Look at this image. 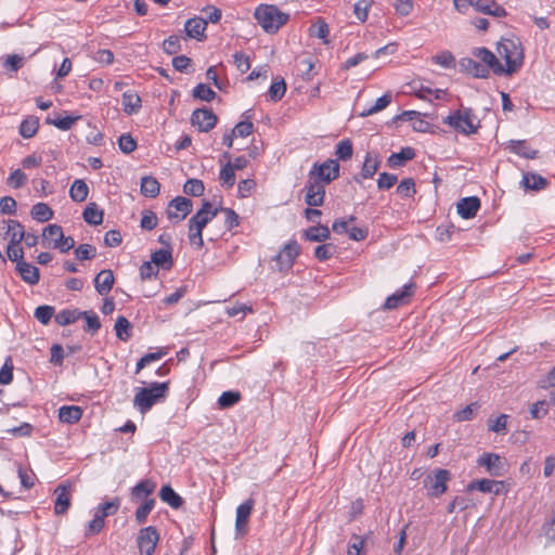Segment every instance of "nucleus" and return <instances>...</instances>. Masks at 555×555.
Returning <instances> with one entry per match:
<instances>
[{"instance_id": "nucleus-1", "label": "nucleus", "mask_w": 555, "mask_h": 555, "mask_svg": "<svg viewBox=\"0 0 555 555\" xmlns=\"http://www.w3.org/2000/svg\"><path fill=\"white\" fill-rule=\"evenodd\" d=\"M500 59L504 60L503 74L517 73L524 64V49L518 39L502 38L496 46Z\"/></svg>"}, {"instance_id": "nucleus-2", "label": "nucleus", "mask_w": 555, "mask_h": 555, "mask_svg": "<svg viewBox=\"0 0 555 555\" xmlns=\"http://www.w3.org/2000/svg\"><path fill=\"white\" fill-rule=\"evenodd\" d=\"M168 383H151L149 387L138 388L133 398V406L142 414H145L152 406L166 399Z\"/></svg>"}, {"instance_id": "nucleus-3", "label": "nucleus", "mask_w": 555, "mask_h": 555, "mask_svg": "<svg viewBox=\"0 0 555 555\" xmlns=\"http://www.w3.org/2000/svg\"><path fill=\"white\" fill-rule=\"evenodd\" d=\"M442 122L455 132L464 135L476 133L480 127L479 119L473 113L472 108L468 107H461L450 112L449 115L442 119Z\"/></svg>"}, {"instance_id": "nucleus-4", "label": "nucleus", "mask_w": 555, "mask_h": 555, "mask_svg": "<svg viewBox=\"0 0 555 555\" xmlns=\"http://www.w3.org/2000/svg\"><path fill=\"white\" fill-rule=\"evenodd\" d=\"M218 209L214 208L209 202H205L203 207L189 220V240L192 245L202 248L203 229L217 216Z\"/></svg>"}, {"instance_id": "nucleus-5", "label": "nucleus", "mask_w": 555, "mask_h": 555, "mask_svg": "<svg viewBox=\"0 0 555 555\" xmlns=\"http://www.w3.org/2000/svg\"><path fill=\"white\" fill-rule=\"evenodd\" d=\"M261 28L268 34L276 33L288 21V14L273 4H260L254 13Z\"/></svg>"}, {"instance_id": "nucleus-6", "label": "nucleus", "mask_w": 555, "mask_h": 555, "mask_svg": "<svg viewBox=\"0 0 555 555\" xmlns=\"http://www.w3.org/2000/svg\"><path fill=\"white\" fill-rule=\"evenodd\" d=\"M451 478L449 470L439 468L426 476L424 487L429 496L438 498L448 490V481Z\"/></svg>"}, {"instance_id": "nucleus-7", "label": "nucleus", "mask_w": 555, "mask_h": 555, "mask_svg": "<svg viewBox=\"0 0 555 555\" xmlns=\"http://www.w3.org/2000/svg\"><path fill=\"white\" fill-rule=\"evenodd\" d=\"M339 176V164L335 159H327L321 164H314L309 177L324 184L330 183Z\"/></svg>"}, {"instance_id": "nucleus-8", "label": "nucleus", "mask_w": 555, "mask_h": 555, "mask_svg": "<svg viewBox=\"0 0 555 555\" xmlns=\"http://www.w3.org/2000/svg\"><path fill=\"white\" fill-rule=\"evenodd\" d=\"M299 253L300 246L296 241H289L286 243L280 253L274 257L278 270L281 272L289 271Z\"/></svg>"}, {"instance_id": "nucleus-9", "label": "nucleus", "mask_w": 555, "mask_h": 555, "mask_svg": "<svg viewBox=\"0 0 555 555\" xmlns=\"http://www.w3.org/2000/svg\"><path fill=\"white\" fill-rule=\"evenodd\" d=\"M159 541V533L153 526L142 528L137 538V544L140 555H153L157 543Z\"/></svg>"}, {"instance_id": "nucleus-10", "label": "nucleus", "mask_w": 555, "mask_h": 555, "mask_svg": "<svg viewBox=\"0 0 555 555\" xmlns=\"http://www.w3.org/2000/svg\"><path fill=\"white\" fill-rule=\"evenodd\" d=\"M192 207L191 199L178 196L170 201L167 207V217L173 222H180L192 211Z\"/></svg>"}, {"instance_id": "nucleus-11", "label": "nucleus", "mask_w": 555, "mask_h": 555, "mask_svg": "<svg viewBox=\"0 0 555 555\" xmlns=\"http://www.w3.org/2000/svg\"><path fill=\"white\" fill-rule=\"evenodd\" d=\"M254 508V500L248 499L245 502H243L241 505L236 508V516H235V538H242L244 537L248 531V521L251 514V511Z\"/></svg>"}, {"instance_id": "nucleus-12", "label": "nucleus", "mask_w": 555, "mask_h": 555, "mask_svg": "<svg viewBox=\"0 0 555 555\" xmlns=\"http://www.w3.org/2000/svg\"><path fill=\"white\" fill-rule=\"evenodd\" d=\"M477 463L492 476L500 477L505 473L506 463L499 454L483 453Z\"/></svg>"}, {"instance_id": "nucleus-13", "label": "nucleus", "mask_w": 555, "mask_h": 555, "mask_svg": "<svg viewBox=\"0 0 555 555\" xmlns=\"http://www.w3.org/2000/svg\"><path fill=\"white\" fill-rule=\"evenodd\" d=\"M325 184L322 182H319L314 179H311L308 176V182L306 185V203L311 207H318L323 204L324 196H325Z\"/></svg>"}, {"instance_id": "nucleus-14", "label": "nucleus", "mask_w": 555, "mask_h": 555, "mask_svg": "<svg viewBox=\"0 0 555 555\" xmlns=\"http://www.w3.org/2000/svg\"><path fill=\"white\" fill-rule=\"evenodd\" d=\"M191 121L199 131L207 132L216 126L217 116L211 109H195L192 114Z\"/></svg>"}, {"instance_id": "nucleus-15", "label": "nucleus", "mask_w": 555, "mask_h": 555, "mask_svg": "<svg viewBox=\"0 0 555 555\" xmlns=\"http://www.w3.org/2000/svg\"><path fill=\"white\" fill-rule=\"evenodd\" d=\"M55 502H54V513L56 515L65 514L72 500L70 486L69 485H60L54 490Z\"/></svg>"}, {"instance_id": "nucleus-16", "label": "nucleus", "mask_w": 555, "mask_h": 555, "mask_svg": "<svg viewBox=\"0 0 555 555\" xmlns=\"http://www.w3.org/2000/svg\"><path fill=\"white\" fill-rule=\"evenodd\" d=\"M474 56L482 62L488 69H492L498 75H503V65L499 62L496 56L486 48H476L473 51Z\"/></svg>"}, {"instance_id": "nucleus-17", "label": "nucleus", "mask_w": 555, "mask_h": 555, "mask_svg": "<svg viewBox=\"0 0 555 555\" xmlns=\"http://www.w3.org/2000/svg\"><path fill=\"white\" fill-rule=\"evenodd\" d=\"M412 288L413 284H405L392 295L388 296L384 304L385 309H396L408 302L409 298L412 296Z\"/></svg>"}, {"instance_id": "nucleus-18", "label": "nucleus", "mask_w": 555, "mask_h": 555, "mask_svg": "<svg viewBox=\"0 0 555 555\" xmlns=\"http://www.w3.org/2000/svg\"><path fill=\"white\" fill-rule=\"evenodd\" d=\"M472 8H474L477 12L495 17H503L506 15L505 9L498 4L494 0H472Z\"/></svg>"}, {"instance_id": "nucleus-19", "label": "nucleus", "mask_w": 555, "mask_h": 555, "mask_svg": "<svg viewBox=\"0 0 555 555\" xmlns=\"http://www.w3.org/2000/svg\"><path fill=\"white\" fill-rule=\"evenodd\" d=\"M115 276L112 270L104 269L94 278V287L101 296H106L113 288Z\"/></svg>"}, {"instance_id": "nucleus-20", "label": "nucleus", "mask_w": 555, "mask_h": 555, "mask_svg": "<svg viewBox=\"0 0 555 555\" xmlns=\"http://www.w3.org/2000/svg\"><path fill=\"white\" fill-rule=\"evenodd\" d=\"M480 208V201L476 196L462 198L457 205V214L464 219H470L476 216Z\"/></svg>"}, {"instance_id": "nucleus-21", "label": "nucleus", "mask_w": 555, "mask_h": 555, "mask_svg": "<svg viewBox=\"0 0 555 555\" xmlns=\"http://www.w3.org/2000/svg\"><path fill=\"white\" fill-rule=\"evenodd\" d=\"M63 238V229L59 224H49L42 231V245L47 248H54Z\"/></svg>"}, {"instance_id": "nucleus-22", "label": "nucleus", "mask_w": 555, "mask_h": 555, "mask_svg": "<svg viewBox=\"0 0 555 555\" xmlns=\"http://www.w3.org/2000/svg\"><path fill=\"white\" fill-rule=\"evenodd\" d=\"M207 21L202 17H193L186 21L184 29L189 37L202 40L205 38Z\"/></svg>"}, {"instance_id": "nucleus-23", "label": "nucleus", "mask_w": 555, "mask_h": 555, "mask_svg": "<svg viewBox=\"0 0 555 555\" xmlns=\"http://www.w3.org/2000/svg\"><path fill=\"white\" fill-rule=\"evenodd\" d=\"M121 104L122 109L127 115H133L140 111L142 106V100L135 91L128 90L122 94Z\"/></svg>"}, {"instance_id": "nucleus-24", "label": "nucleus", "mask_w": 555, "mask_h": 555, "mask_svg": "<svg viewBox=\"0 0 555 555\" xmlns=\"http://www.w3.org/2000/svg\"><path fill=\"white\" fill-rule=\"evenodd\" d=\"M16 270L24 282L30 285H36L39 282L40 274L37 267L25 261H18Z\"/></svg>"}, {"instance_id": "nucleus-25", "label": "nucleus", "mask_w": 555, "mask_h": 555, "mask_svg": "<svg viewBox=\"0 0 555 555\" xmlns=\"http://www.w3.org/2000/svg\"><path fill=\"white\" fill-rule=\"evenodd\" d=\"M460 65L464 70L472 74L477 78H487L489 75V69L482 64H479L477 61L470 57H464L461 60Z\"/></svg>"}, {"instance_id": "nucleus-26", "label": "nucleus", "mask_w": 555, "mask_h": 555, "mask_svg": "<svg viewBox=\"0 0 555 555\" xmlns=\"http://www.w3.org/2000/svg\"><path fill=\"white\" fill-rule=\"evenodd\" d=\"M82 410L77 405H63L59 410V418L62 423L75 424L80 421Z\"/></svg>"}, {"instance_id": "nucleus-27", "label": "nucleus", "mask_w": 555, "mask_h": 555, "mask_svg": "<svg viewBox=\"0 0 555 555\" xmlns=\"http://www.w3.org/2000/svg\"><path fill=\"white\" fill-rule=\"evenodd\" d=\"M415 157V151L412 147H402L400 152L392 153L388 157V165L391 168L403 166L408 160Z\"/></svg>"}, {"instance_id": "nucleus-28", "label": "nucleus", "mask_w": 555, "mask_h": 555, "mask_svg": "<svg viewBox=\"0 0 555 555\" xmlns=\"http://www.w3.org/2000/svg\"><path fill=\"white\" fill-rule=\"evenodd\" d=\"M89 186L82 179H76L69 188V197L72 201L82 203L87 199Z\"/></svg>"}, {"instance_id": "nucleus-29", "label": "nucleus", "mask_w": 555, "mask_h": 555, "mask_svg": "<svg viewBox=\"0 0 555 555\" xmlns=\"http://www.w3.org/2000/svg\"><path fill=\"white\" fill-rule=\"evenodd\" d=\"M503 486V481H496L491 479H481L476 482H473L468 486L469 489H478L483 493H494L499 494L501 488Z\"/></svg>"}, {"instance_id": "nucleus-30", "label": "nucleus", "mask_w": 555, "mask_h": 555, "mask_svg": "<svg viewBox=\"0 0 555 555\" xmlns=\"http://www.w3.org/2000/svg\"><path fill=\"white\" fill-rule=\"evenodd\" d=\"M520 183L526 190L540 191L545 188L546 180L540 175L527 172Z\"/></svg>"}, {"instance_id": "nucleus-31", "label": "nucleus", "mask_w": 555, "mask_h": 555, "mask_svg": "<svg viewBox=\"0 0 555 555\" xmlns=\"http://www.w3.org/2000/svg\"><path fill=\"white\" fill-rule=\"evenodd\" d=\"M330 229L326 225L318 224L305 231V238L311 242H324L330 237Z\"/></svg>"}, {"instance_id": "nucleus-32", "label": "nucleus", "mask_w": 555, "mask_h": 555, "mask_svg": "<svg viewBox=\"0 0 555 555\" xmlns=\"http://www.w3.org/2000/svg\"><path fill=\"white\" fill-rule=\"evenodd\" d=\"M83 220L92 225H99L103 221V210L95 203H89L82 214Z\"/></svg>"}, {"instance_id": "nucleus-33", "label": "nucleus", "mask_w": 555, "mask_h": 555, "mask_svg": "<svg viewBox=\"0 0 555 555\" xmlns=\"http://www.w3.org/2000/svg\"><path fill=\"white\" fill-rule=\"evenodd\" d=\"M151 261L159 269H170L172 267V255L169 249L155 250L151 256Z\"/></svg>"}, {"instance_id": "nucleus-34", "label": "nucleus", "mask_w": 555, "mask_h": 555, "mask_svg": "<svg viewBox=\"0 0 555 555\" xmlns=\"http://www.w3.org/2000/svg\"><path fill=\"white\" fill-rule=\"evenodd\" d=\"M379 167V160L377 154L371 152L366 153L365 159L362 166L361 176L363 179L372 178Z\"/></svg>"}, {"instance_id": "nucleus-35", "label": "nucleus", "mask_w": 555, "mask_h": 555, "mask_svg": "<svg viewBox=\"0 0 555 555\" xmlns=\"http://www.w3.org/2000/svg\"><path fill=\"white\" fill-rule=\"evenodd\" d=\"M159 498L173 508H179L183 503L182 498L170 486L160 488Z\"/></svg>"}, {"instance_id": "nucleus-36", "label": "nucleus", "mask_w": 555, "mask_h": 555, "mask_svg": "<svg viewBox=\"0 0 555 555\" xmlns=\"http://www.w3.org/2000/svg\"><path fill=\"white\" fill-rule=\"evenodd\" d=\"M31 217L39 222H47L53 218V210L46 203H37L30 211Z\"/></svg>"}, {"instance_id": "nucleus-37", "label": "nucleus", "mask_w": 555, "mask_h": 555, "mask_svg": "<svg viewBox=\"0 0 555 555\" xmlns=\"http://www.w3.org/2000/svg\"><path fill=\"white\" fill-rule=\"evenodd\" d=\"M391 102V94L386 93L375 101V104L359 113L360 117H367L385 109Z\"/></svg>"}, {"instance_id": "nucleus-38", "label": "nucleus", "mask_w": 555, "mask_h": 555, "mask_svg": "<svg viewBox=\"0 0 555 555\" xmlns=\"http://www.w3.org/2000/svg\"><path fill=\"white\" fill-rule=\"evenodd\" d=\"M38 128L39 119L35 116H29L22 121L20 126V134L25 139L33 138L37 133Z\"/></svg>"}, {"instance_id": "nucleus-39", "label": "nucleus", "mask_w": 555, "mask_h": 555, "mask_svg": "<svg viewBox=\"0 0 555 555\" xmlns=\"http://www.w3.org/2000/svg\"><path fill=\"white\" fill-rule=\"evenodd\" d=\"M509 150L511 152L527 159L535 158L538 153L535 150L530 149L525 141H511Z\"/></svg>"}, {"instance_id": "nucleus-40", "label": "nucleus", "mask_w": 555, "mask_h": 555, "mask_svg": "<svg viewBox=\"0 0 555 555\" xmlns=\"http://www.w3.org/2000/svg\"><path fill=\"white\" fill-rule=\"evenodd\" d=\"M141 193L147 197H155L159 193V183L153 177H143L141 179Z\"/></svg>"}, {"instance_id": "nucleus-41", "label": "nucleus", "mask_w": 555, "mask_h": 555, "mask_svg": "<svg viewBox=\"0 0 555 555\" xmlns=\"http://www.w3.org/2000/svg\"><path fill=\"white\" fill-rule=\"evenodd\" d=\"M155 489V485L150 480H142L137 483L132 490L131 495L133 499L141 500L147 498Z\"/></svg>"}, {"instance_id": "nucleus-42", "label": "nucleus", "mask_w": 555, "mask_h": 555, "mask_svg": "<svg viewBox=\"0 0 555 555\" xmlns=\"http://www.w3.org/2000/svg\"><path fill=\"white\" fill-rule=\"evenodd\" d=\"M7 235L10 236V243L20 244L25 236V232L18 221L9 220Z\"/></svg>"}, {"instance_id": "nucleus-43", "label": "nucleus", "mask_w": 555, "mask_h": 555, "mask_svg": "<svg viewBox=\"0 0 555 555\" xmlns=\"http://www.w3.org/2000/svg\"><path fill=\"white\" fill-rule=\"evenodd\" d=\"M115 332L116 336L122 340L127 341L131 336V324L125 317H118L115 322Z\"/></svg>"}, {"instance_id": "nucleus-44", "label": "nucleus", "mask_w": 555, "mask_h": 555, "mask_svg": "<svg viewBox=\"0 0 555 555\" xmlns=\"http://www.w3.org/2000/svg\"><path fill=\"white\" fill-rule=\"evenodd\" d=\"M433 63L441 66L442 68H454L455 67V57L450 51H441L436 55L431 56Z\"/></svg>"}, {"instance_id": "nucleus-45", "label": "nucleus", "mask_w": 555, "mask_h": 555, "mask_svg": "<svg viewBox=\"0 0 555 555\" xmlns=\"http://www.w3.org/2000/svg\"><path fill=\"white\" fill-rule=\"evenodd\" d=\"M310 35L322 39L324 43H327V36L330 33L328 25L322 18H318L309 28Z\"/></svg>"}, {"instance_id": "nucleus-46", "label": "nucleus", "mask_w": 555, "mask_h": 555, "mask_svg": "<svg viewBox=\"0 0 555 555\" xmlns=\"http://www.w3.org/2000/svg\"><path fill=\"white\" fill-rule=\"evenodd\" d=\"M253 312V306L243 302H235L232 307H228L225 309V313L229 318L240 317V320H243L247 313Z\"/></svg>"}, {"instance_id": "nucleus-47", "label": "nucleus", "mask_w": 555, "mask_h": 555, "mask_svg": "<svg viewBox=\"0 0 555 555\" xmlns=\"http://www.w3.org/2000/svg\"><path fill=\"white\" fill-rule=\"evenodd\" d=\"M241 400V393L238 391H224L218 398V405L220 409H229L235 405Z\"/></svg>"}, {"instance_id": "nucleus-48", "label": "nucleus", "mask_w": 555, "mask_h": 555, "mask_svg": "<svg viewBox=\"0 0 555 555\" xmlns=\"http://www.w3.org/2000/svg\"><path fill=\"white\" fill-rule=\"evenodd\" d=\"M119 507H120V499L115 498L112 501L100 504L96 507L95 512L99 513L103 519H105V517L116 514L117 511L119 509Z\"/></svg>"}, {"instance_id": "nucleus-49", "label": "nucleus", "mask_w": 555, "mask_h": 555, "mask_svg": "<svg viewBox=\"0 0 555 555\" xmlns=\"http://www.w3.org/2000/svg\"><path fill=\"white\" fill-rule=\"evenodd\" d=\"M479 408H480V405L478 402H473V403L466 405L465 408L456 411L454 413L453 417L456 422L470 421Z\"/></svg>"}, {"instance_id": "nucleus-50", "label": "nucleus", "mask_w": 555, "mask_h": 555, "mask_svg": "<svg viewBox=\"0 0 555 555\" xmlns=\"http://www.w3.org/2000/svg\"><path fill=\"white\" fill-rule=\"evenodd\" d=\"M397 194L402 198L413 197L416 190L414 180L411 178L403 179L397 186Z\"/></svg>"}, {"instance_id": "nucleus-51", "label": "nucleus", "mask_w": 555, "mask_h": 555, "mask_svg": "<svg viewBox=\"0 0 555 555\" xmlns=\"http://www.w3.org/2000/svg\"><path fill=\"white\" fill-rule=\"evenodd\" d=\"M193 96L202 101L210 102L215 99L216 92L205 83H198L193 89Z\"/></svg>"}, {"instance_id": "nucleus-52", "label": "nucleus", "mask_w": 555, "mask_h": 555, "mask_svg": "<svg viewBox=\"0 0 555 555\" xmlns=\"http://www.w3.org/2000/svg\"><path fill=\"white\" fill-rule=\"evenodd\" d=\"M336 156L341 160H348L352 157L353 146L349 139L341 140L336 145Z\"/></svg>"}, {"instance_id": "nucleus-53", "label": "nucleus", "mask_w": 555, "mask_h": 555, "mask_svg": "<svg viewBox=\"0 0 555 555\" xmlns=\"http://www.w3.org/2000/svg\"><path fill=\"white\" fill-rule=\"evenodd\" d=\"M155 505L154 499H146L135 511V520L139 524L146 521L149 514L152 512Z\"/></svg>"}, {"instance_id": "nucleus-54", "label": "nucleus", "mask_w": 555, "mask_h": 555, "mask_svg": "<svg viewBox=\"0 0 555 555\" xmlns=\"http://www.w3.org/2000/svg\"><path fill=\"white\" fill-rule=\"evenodd\" d=\"M81 313L77 310H63L55 315V322L62 326L68 325L77 321Z\"/></svg>"}, {"instance_id": "nucleus-55", "label": "nucleus", "mask_w": 555, "mask_h": 555, "mask_svg": "<svg viewBox=\"0 0 555 555\" xmlns=\"http://www.w3.org/2000/svg\"><path fill=\"white\" fill-rule=\"evenodd\" d=\"M234 168L231 166V163L225 164L219 175V179L223 185L227 188H231L235 183V173Z\"/></svg>"}, {"instance_id": "nucleus-56", "label": "nucleus", "mask_w": 555, "mask_h": 555, "mask_svg": "<svg viewBox=\"0 0 555 555\" xmlns=\"http://www.w3.org/2000/svg\"><path fill=\"white\" fill-rule=\"evenodd\" d=\"M104 525L105 520L99 513L94 512L93 519L88 522L85 534L87 537L98 534L103 529Z\"/></svg>"}, {"instance_id": "nucleus-57", "label": "nucleus", "mask_w": 555, "mask_h": 555, "mask_svg": "<svg viewBox=\"0 0 555 555\" xmlns=\"http://www.w3.org/2000/svg\"><path fill=\"white\" fill-rule=\"evenodd\" d=\"M204 189V183L197 179H189L183 186L184 193L193 196H201Z\"/></svg>"}, {"instance_id": "nucleus-58", "label": "nucleus", "mask_w": 555, "mask_h": 555, "mask_svg": "<svg viewBox=\"0 0 555 555\" xmlns=\"http://www.w3.org/2000/svg\"><path fill=\"white\" fill-rule=\"evenodd\" d=\"M26 182L27 176L21 169L13 170L7 179V183L14 189L23 186Z\"/></svg>"}, {"instance_id": "nucleus-59", "label": "nucleus", "mask_w": 555, "mask_h": 555, "mask_svg": "<svg viewBox=\"0 0 555 555\" xmlns=\"http://www.w3.org/2000/svg\"><path fill=\"white\" fill-rule=\"evenodd\" d=\"M96 254V249L93 245L81 244L75 249V255L79 260L92 259Z\"/></svg>"}, {"instance_id": "nucleus-60", "label": "nucleus", "mask_w": 555, "mask_h": 555, "mask_svg": "<svg viewBox=\"0 0 555 555\" xmlns=\"http://www.w3.org/2000/svg\"><path fill=\"white\" fill-rule=\"evenodd\" d=\"M54 314L51 306H40L35 310V318L42 324H48Z\"/></svg>"}, {"instance_id": "nucleus-61", "label": "nucleus", "mask_w": 555, "mask_h": 555, "mask_svg": "<svg viewBox=\"0 0 555 555\" xmlns=\"http://www.w3.org/2000/svg\"><path fill=\"white\" fill-rule=\"evenodd\" d=\"M285 91L286 85L284 80H276L269 88V96L272 101H279L283 98Z\"/></svg>"}, {"instance_id": "nucleus-62", "label": "nucleus", "mask_w": 555, "mask_h": 555, "mask_svg": "<svg viewBox=\"0 0 555 555\" xmlns=\"http://www.w3.org/2000/svg\"><path fill=\"white\" fill-rule=\"evenodd\" d=\"M371 2L367 0H359L354 3L353 12L357 18L361 22H365L369 15Z\"/></svg>"}, {"instance_id": "nucleus-63", "label": "nucleus", "mask_w": 555, "mask_h": 555, "mask_svg": "<svg viewBox=\"0 0 555 555\" xmlns=\"http://www.w3.org/2000/svg\"><path fill=\"white\" fill-rule=\"evenodd\" d=\"M158 268L150 260L145 261L140 267V276L142 280H151L158 274Z\"/></svg>"}, {"instance_id": "nucleus-64", "label": "nucleus", "mask_w": 555, "mask_h": 555, "mask_svg": "<svg viewBox=\"0 0 555 555\" xmlns=\"http://www.w3.org/2000/svg\"><path fill=\"white\" fill-rule=\"evenodd\" d=\"M118 146L122 153L129 154L135 150L137 142L130 134H122L118 140Z\"/></svg>"}]
</instances>
